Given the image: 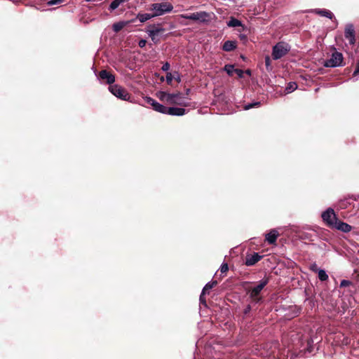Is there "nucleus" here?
Returning a JSON list of instances; mask_svg holds the SVG:
<instances>
[{"instance_id":"f257e3e1","label":"nucleus","mask_w":359,"mask_h":359,"mask_svg":"<svg viewBox=\"0 0 359 359\" xmlns=\"http://www.w3.org/2000/svg\"><path fill=\"white\" fill-rule=\"evenodd\" d=\"M156 95L161 101L169 104H177L182 107L189 106L187 97H184L181 93H168L164 91H159Z\"/></svg>"},{"instance_id":"f03ea898","label":"nucleus","mask_w":359,"mask_h":359,"mask_svg":"<svg viewBox=\"0 0 359 359\" xmlns=\"http://www.w3.org/2000/svg\"><path fill=\"white\" fill-rule=\"evenodd\" d=\"M165 32V29L159 24L151 25L146 29V32L154 43H159Z\"/></svg>"},{"instance_id":"7ed1b4c3","label":"nucleus","mask_w":359,"mask_h":359,"mask_svg":"<svg viewBox=\"0 0 359 359\" xmlns=\"http://www.w3.org/2000/svg\"><path fill=\"white\" fill-rule=\"evenodd\" d=\"M269 280L268 278H264L262 279L256 286L250 290L249 295L253 302L257 304L262 300V298L259 297V294L264 287L269 283Z\"/></svg>"},{"instance_id":"20e7f679","label":"nucleus","mask_w":359,"mask_h":359,"mask_svg":"<svg viewBox=\"0 0 359 359\" xmlns=\"http://www.w3.org/2000/svg\"><path fill=\"white\" fill-rule=\"evenodd\" d=\"M150 10L154 12V16L157 17L171 12L173 6L169 2L155 3L151 5Z\"/></svg>"},{"instance_id":"39448f33","label":"nucleus","mask_w":359,"mask_h":359,"mask_svg":"<svg viewBox=\"0 0 359 359\" xmlns=\"http://www.w3.org/2000/svg\"><path fill=\"white\" fill-rule=\"evenodd\" d=\"M290 50V46L285 42L276 43L272 49V57L273 60H278L285 55Z\"/></svg>"},{"instance_id":"423d86ee","label":"nucleus","mask_w":359,"mask_h":359,"mask_svg":"<svg viewBox=\"0 0 359 359\" xmlns=\"http://www.w3.org/2000/svg\"><path fill=\"white\" fill-rule=\"evenodd\" d=\"M181 18L187 20H191L199 22H206L210 20V14L205 11H200L190 14H182Z\"/></svg>"},{"instance_id":"0eeeda50","label":"nucleus","mask_w":359,"mask_h":359,"mask_svg":"<svg viewBox=\"0 0 359 359\" xmlns=\"http://www.w3.org/2000/svg\"><path fill=\"white\" fill-rule=\"evenodd\" d=\"M109 90L116 97L125 100L129 101L130 95L127 92L126 89L118 85H111L109 86Z\"/></svg>"},{"instance_id":"6e6552de","label":"nucleus","mask_w":359,"mask_h":359,"mask_svg":"<svg viewBox=\"0 0 359 359\" xmlns=\"http://www.w3.org/2000/svg\"><path fill=\"white\" fill-rule=\"evenodd\" d=\"M323 222L330 227L333 228L338 221L334 210L331 208H327L322 213Z\"/></svg>"},{"instance_id":"1a4fd4ad","label":"nucleus","mask_w":359,"mask_h":359,"mask_svg":"<svg viewBox=\"0 0 359 359\" xmlns=\"http://www.w3.org/2000/svg\"><path fill=\"white\" fill-rule=\"evenodd\" d=\"M343 55L337 51L334 52L331 57L324 62V66L326 67H337L342 65Z\"/></svg>"},{"instance_id":"9d476101","label":"nucleus","mask_w":359,"mask_h":359,"mask_svg":"<svg viewBox=\"0 0 359 359\" xmlns=\"http://www.w3.org/2000/svg\"><path fill=\"white\" fill-rule=\"evenodd\" d=\"M345 38L348 40L351 45H353L355 41V30L352 25H346L345 28Z\"/></svg>"},{"instance_id":"9b49d317","label":"nucleus","mask_w":359,"mask_h":359,"mask_svg":"<svg viewBox=\"0 0 359 359\" xmlns=\"http://www.w3.org/2000/svg\"><path fill=\"white\" fill-rule=\"evenodd\" d=\"M262 258L257 252H254L251 255H248L245 257V264L246 266H253Z\"/></svg>"},{"instance_id":"f8f14e48","label":"nucleus","mask_w":359,"mask_h":359,"mask_svg":"<svg viewBox=\"0 0 359 359\" xmlns=\"http://www.w3.org/2000/svg\"><path fill=\"white\" fill-rule=\"evenodd\" d=\"M99 79L102 81H106V83L110 85L115 81V76L107 70L100 72Z\"/></svg>"},{"instance_id":"ddd939ff","label":"nucleus","mask_w":359,"mask_h":359,"mask_svg":"<svg viewBox=\"0 0 359 359\" xmlns=\"http://www.w3.org/2000/svg\"><path fill=\"white\" fill-rule=\"evenodd\" d=\"M186 114V109L180 107H167L165 114L181 116Z\"/></svg>"},{"instance_id":"4468645a","label":"nucleus","mask_w":359,"mask_h":359,"mask_svg":"<svg viewBox=\"0 0 359 359\" xmlns=\"http://www.w3.org/2000/svg\"><path fill=\"white\" fill-rule=\"evenodd\" d=\"M279 233L277 230L272 229L269 233H266L265 236L266 241L269 244H274L278 237Z\"/></svg>"},{"instance_id":"2eb2a0df","label":"nucleus","mask_w":359,"mask_h":359,"mask_svg":"<svg viewBox=\"0 0 359 359\" xmlns=\"http://www.w3.org/2000/svg\"><path fill=\"white\" fill-rule=\"evenodd\" d=\"M333 228L340 230L344 233H348V232L351 231L352 229V227L351 225H349L348 224L345 223L344 222L339 221V220L337 221V222L336 223V225H334V226Z\"/></svg>"},{"instance_id":"dca6fc26","label":"nucleus","mask_w":359,"mask_h":359,"mask_svg":"<svg viewBox=\"0 0 359 359\" xmlns=\"http://www.w3.org/2000/svg\"><path fill=\"white\" fill-rule=\"evenodd\" d=\"M313 13L318 14L323 17H326L327 18L332 19L333 18V14L331 11L327 9H320L317 8L313 11Z\"/></svg>"},{"instance_id":"f3484780","label":"nucleus","mask_w":359,"mask_h":359,"mask_svg":"<svg viewBox=\"0 0 359 359\" xmlns=\"http://www.w3.org/2000/svg\"><path fill=\"white\" fill-rule=\"evenodd\" d=\"M154 17L155 16L154 13H139L137 16V18L140 22H144Z\"/></svg>"},{"instance_id":"a211bd4d","label":"nucleus","mask_w":359,"mask_h":359,"mask_svg":"<svg viewBox=\"0 0 359 359\" xmlns=\"http://www.w3.org/2000/svg\"><path fill=\"white\" fill-rule=\"evenodd\" d=\"M236 48V43L233 41H226L223 45V50L225 51H231Z\"/></svg>"},{"instance_id":"6ab92c4d","label":"nucleus","mask_w":359,"mask_h":359,"mask_svg":"<svg viewBox=\"0 0 359 359\" xmlns=\"http://www.w3.org/2000/svg\"><path fill=\"white\" fill-rule=\"evenodd\" d=\"M217 284L216 281H213L212 283H208L203 287L202 290L201 295L200 297V300L202 301V295L205 294L206 293H208L209 290H211L214 285Z\"/></svg>"},{"instance_id":"aec40b11","label":"nucleus","mask_w":359,"mask_h":359,"mask_svg":"<svg viewBox=\"0 0 359 359\" xmlns=\"http://www.w3.org/2000/svg\"><path fill=\"white\" fill-rule=\"evenodd\" d=\"M153 109L158 111V112H160L161 114H165V111H166V109L167 107H165L164 105L158 103V102L156 101L154 105L152 107Z\"/></svg>"},{"instance_id":"412c9836","label":"nucleus","mask_w":359,"mask_h":359,"mask_svg":"<svg viewBox=\"0 0 359 359\" xmlns=\"http://www.w3.org/2000/svg\"><path fill=\"white\" fill-rule=\"evenodd\" d=\"M228 27H236L242 25V23L240 20H237L235 18L231 17L229 21L227 22Z\"/></svg>"},{"instance_id":"4be33fe9","label":"nucleus","mask_w":359,"mask_h":359,"mask_svg":"<svg viewBox=\"0 0 359 359\" xmlns=\"http://www.w3.org/2000/svg\"><path fill=\"white\" fill-rule=\"evenodd\" d=\"M126 1V0H114L109 6V9L111 11L116 9L121 4L124 3Z\"/></svg>"},{"instance_id":"5701e85b","label":"nucleus","mask_w":359,"mask_h":359,"mask_svg":"<svg viewBox=\"0 0 359 359\" xmlns=\"http://www.w3.org/2000/svg\"><path fill=\"white\" fill-rule=\"evenodd\" d=\"M318 278L321 281H325L328 279V275L327 274L326 271L323 269L318 270Z\"/></svg>"},{"instance_id":"b1692460","label":"nucleus","mask_w":359,"mask_h":359,"mask_svg":"<svg viewBox=\"0 0 359 359\" xmlns=\"http://www.w3.org/2000/svg\"><path fill=\"white\" fill-rule=\"evenodd\" d=\"M126 25L125 22H119L113 25V30L116 32H119Z\"/></svg>"},{"instance_id":"393cba45","label":"nucleus","mask_w":359,"mask_h":359,"mask_svg":"<svg viewBox=\"0 0 359 359\" xmlns=\"http://www.w3.org/2000/svg\"><path fill=\"white\" fill-rule=\"evenodd\" d=\"M297 85L294 82H290L288 86L285 88V91L287 93H290L293 92L295 89H297Z\"/></svg>"},{"instance_id":"a878e982","label":"nucleus","mask_w":359,"mask_h":359,"mask_svg":"<svg viewBox=\"0 0 359 359\" xmlns=\"http://www.w3.org/2000/svg\"><path fill=\"white\" fill-rule=\"evenodd\" d=\"M224 70L229 75L232 76L234 73L235 68L233 65H226L224 67Z\"/></svg>"},{"instance_id":"bb28decb","label":"nucleus","mask_w":359,"mask_h":359,"mask_svg":"<svg viewBox=\"0 0 359 359\" xmlns=\"http://www.w3.org/2000/svg\"><path fill=\"white\" fill-rule=\"evenodd\" d=\"M259 104H260L259 102H255L250 103V104H245L244 106V109L248 110V109H252V108H253L255 107L259 106Z\"/></svg>"},{"instance_id":"cd10ccee","label":"nucleus","mask_w":359,"mask_h":359,"mask_svg":"<svg viewBox=\"0 0 359 359\" xmlns=\"http://www.w3.org/2000/svg\"><path fill=\"white\" fill-rule=\"evenodd\" d=\"M64 0H49L47 2V4L48 6H54V5H59L63 3Z\"/></svg>"},{"instance_id":"c85d7f7f","label":"nucleus","mask_w":359,"mask_h":359,"mask_svg":"<svg viewBox=\"0 0 359 359\" xmlns=\"http://www.w3.org/2000/svg\"><path fill=\"white\" fill-rule=\"evenodd\" d=\"M229 270V266L227 263H222L220 266V271L222 273H226Z\"/></svg>"},{"instance_id":"c756f323","label":"nucleus","mask_w":359,"mask_h":359,"mask_svg":"<svg viewBox=\"0 0 359 359\" xmlns=\"http://www.w3.org/2000/svg\"><path fill=\"white\" fill-rule=\"evenodd\" d=\"M144 100L146 101V102L147 104H150L152 107L154 105V104L156 102V100L150 97H145Z\"/></svg>"},{"instance_id":"7c9ffc66","label":"nucleus","mask_w":359,"mask_h":359,"mask_svg":"<svg viewBox=\"0 0 359 359\" xmlns=\"http://www.w3.org/2000/svg\"><path fill=\"white\" fill-rule=\"evenodd\" d=\"M351 284V282L348 280H342L340 283V287H345L349 286Z\"/></svg>"},{"instance_id":"2f4dec72","label":"nucleus","mask_w":359,"mask_h":359,"mask_svg":"<svg viewBox=\"0 0 359 359\" xmlns=\"http://www.w3.org/2000/svg\"><path fill=\"white\" fill-rule=\"evenodd\" d=\"M174 79V76L170 72H168L166 74V81L168 84L171 83L172 79Z\"/></svg>"},{"instance_id":"473e14b6","label":"nucleus","mask_w":359,"mask_h":359,"mask_svg":"<svg viewBox=\"0 0 359 359\" xmlns=\"http://www.w3.org/2000/svg\"><path fill=\"white\" fill-rule=\"evenodd\" d=\"M170 64L168 62H165L161 67V69L163 72H168L170 69Z\"/></svg>"},{"instance_id":"72a5a7b5","label":"nucleus","mask_w":359,"mask_h":359,"mask_svg":"<svg viewBox=\"0 0 359 359\" xmlns=\"http://www.w3.org/2000/svg\"><path fill=\"white\" fill-rule=\"evenodd\" d=\"M234 72L238 75L239 78H242L243 75V72L239 69H235Z\"/></svg>"},{"instance_id":"f704fd0d","label":"nucleus","mask_w":359,"mask_h":359,"mask_svg":"<svg viewBox=\"0 0 359 359\" xmlns=\"http://www.w3.org/2000/svg\"><path fill=\"white\" fill-rule=\"evenodd\" d=\"M265 65H266V68L269 69V67L271 65V59H270L269 56L265 57Z\"/></svg>"},{"instance_id":"c9c22d12","label":"nucleus","mask_w":359,"mask_h":359,"mask_svg":"<svg viewBox=\"0 0 359 359\" xmlns=\"http://www.w3.org/2000/svg\"><path fill=\"white\" fill-rule=\"evenodd\" d=\"M359 74V61L357 62L356 68L353 72V76L355 77Z\"/></svg>"},{"instance_id":"e433bc0d","label":"nucleus","mask_w":359,"mask_h":359,"mask_svg":"<svg viewBox=\"0 0 359 359\" xmlns=\"http://www.w3.org/2000/svg\"><path fill=\"white\" fill-rule=\"evenodd\" d=\"M146 43H147V41L144 40V39H141L139 43H138V45L141 48H143L146 46Z\"/></svg>"},{"instance_id":"4c0bfd02","label":"nucleus","mask_w":359,"mask_h":359,"mask_svg":"<svg viewBox=\"0 0 359 359\" xmlns=\"http://www.w3.org/2000/svg\"><path fill=\"white\" fill-rule=\"evenodd\" d=\"M311 269L313 271H316V272H318V270H319L318 268H317V265L316 264H313L311 267Z\"/></svg>"},{"instance_id":"58836bf2","label":"nucleus","mask_w":359,"mask_h":359,"mask_svg":"<svg viewBox=\"0 0 359 359\" xmlns=\"http://www.w3.org/2000/svg\"><path fill=\"white\" fill-rule=\"evenodd\" d=\"M250 306H248L246 309H245V313H247L248 311H250Z\"/></svg>"},{"instance_id":"ea45409f","label":"nucleus","mask_w":359,"mask_h":359,"mask_svg":"<svg viewBox=\"0 0 359 359\" xmlns=\"http://www.w3.org/2000/svg\"><path fill=\"white\" fill-rule=\"evenodd\" d=\"M176 79H177L179 81L180 80L179 76H176Z\"/></svg>"},{"instance_id":"a19ab883","label":"nucleus","mask_w":359,"mask_h":359,"mask_svg":"<svg viewBox=\"0 0 359 359\" xmlns=\"http://www.w3.org/2000/svg\"><path fill=\"white\" fill-rule=\"evenodd\" d=\"M176 79H177L179 81L180 80L179 76H176Z\"/></svg>"},{"instance_id":"79ce46f5","label":"nucleus","mask_w":359,"mask_h":359,"mask_svg":"<svg viewBox=\"0 0 359 359\" xmlns=\"http://www.w3.org/2000/svg\"><path fill=\"white\" fill-rule=\"evenodd\" d=\"M189 89H187V94H188V93H189Z\"/></svg>"}]
</instances>
